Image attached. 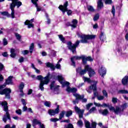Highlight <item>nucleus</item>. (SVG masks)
Instances as JSON below:
<instances>
[{
    "label": "nucleus",
    "mask_w": 128,
    "mask_h": 128,
    "mask_svg": "<svg viewBox=\"0 0 128 128\" xmlns=\"http://www.w3.org/2000/svg\"><path fill=\"white\" fill-rule=\"evenodd\" d=\"M112 14L114 16V14H116V8H114V6H112Z\"/></svg>",
    "instance_id": "51"
},
{
    "label": "nucleus",
    "mask_w": 128,
    "mask_h": 128,
    "mask_svg": "<svg viewBox=\"0 0 128 128\" xmlns=\"http://www.w3.org/2000/svg\"><path fill=\"white\" fill-rule=\"evenodd\" d=\"M82 56H74L72 58L71 62H72V66H76V63L74 62V60H82Z\"/></svg>",
    "instance_id": "16"
},
{
    "label": "nucleus",
    "mask_w": 128,
    "mask_h": 128,
    "mask_svg": "<svg viewBox=\"0 0 128 128\" xmlns=\"http://www.w3.org/2000/svg\"><path fill=\"white\" fill-rule=\"evenodd\" d=\"M14 52H16V50L14 49H11L10 50V56L11 58H15L16 57V54H14Z\"/></svg>",
    "instance_id": "34"
},
{
    "label": "nucleus",
    "mask_w": 128,
    "mask_h": 128,
    "mask_svg": "<svg viewBox=\"0 0 128 128\" xmlns=\"http://www.w3.org/2000/svg\"><path fill=\"white\" fill-rule=\"evenodd\" d=\"M96 110V107H92L89 110V114H92V112H94Z\"/></svg>",
    "instance_id": "41"
},
{
    "label": "nucleus",
    "mask_w": 128,
    "mask_h": 128,
    "mask_svg": "<svg viewBox=\"0 0 128 128\" xmlns=\"http://www.w3.org/2000/svg\"><path fill=\"white\" fill-rule=\"evenodd\" d=\"M2 56H4V58H6V56H8V52H4L2 54Z\"/></svg>",
    "instance_id": "61"
},
{
    "label": "nucleus",
    "mask_w": 128,
    "mask_h": 128,
    "mask_svg": "<svg viewBox=\"0 0 128 128\" xmlns=\"http://www.w3.org/2000/svg\"><path fill=\"white\" fill-rule=\"evenodd\" d=\"M2 42H3V46H8V40H6V38H4L3 39Z\"/></svg>",
    "instance_id": "46"
},
{
    "label": "nucleus",
    "mask_w": 128,
    "mask_h": 128,
    "mask_svg": "<svg viewBox=\"0 0 128 128\" xmlns=\"http://www.w3.org/2000/svg\"><path fill=\"white\" fill-rule=\"evenodd\" d=\"M56 68H57L58 69L60 68V63H58V64H56Z\"/></svg>",
    "instance_id": "63"
},
{
    "label": "nucleus",
    "mask_w": 128,
    "mask_h": 128,
    "mask_svg": "<svg viewBox=\"0 0 128 128\" xmlns=\"http://www.w3.org/2000/svg\"><path fill=\"white\" fill-rule=\"evenodd\" d=\"M112 102L114 104H116V102H118V99L116 98H113L112 99Z\"/></svg>",
    "instance_id": "56"
},
{
    "label": "nucleus",
    "mask_w": 128,
    "mask_h": 128,
    "mask_svg": "<svg viewBox=\"0 0 128 128\" xmlns=\"http://www.w3.org/2000/svg\"><path fill=\"white\" fill-rule=\"evenodd\" d=\"M119 94H128V91L127 90H120L118 91Z\"/></svg>",
    "instance_id": "45"
},
{
    "label": "nucleus",
    "mask_w": 128,
    "mask_h": 128,
    "mask_svg": "<svg viewBox=\"0 0 128 128\" xmlns=\"http://www.w3.org/2000/svg\"><path fill=\"white\" fill-rule=\"evenodd\" d=\"M104 98V96H97V99L98 100H102Z\"/></svg>",
    "instance_id": "48"
},
{
    "label": "nucleus",
    "mask_w": 128,
    "mask_h": 128,
    "mask_svg": "<svg viewBox=\"0 0 128 128\" xmlns=\"http://www.w3.org/2000/svg\"><path fill=\"white\" fill-rule=\"evenodd\" d=\"M58 80L61 84H62V86H68L70 84V82L64 80V77H62V75L58 76Z\"/></svg>",
    "instance_id": "11"
},
{
    "label": "nucleus",
    "mask_w": 128,
    "mask_h": 128,
    "mask_svg": "<svg viewBox=\"0 0 128 128\" xmlns=\"http://www.w3.org/2000/svg\"><path fill=\"white\" fill-rule=\"evenodd\" d=\"M34 44L32 43L30 47V54H32V50H34Z\"/></svg>",
    "instance_id": "36"
},
{
    "label": "nucleus",
    "mask_w": 128,
    "mask_h": 128,
    "mask_svg": "<svg viewBox=\"0 0 128 128\" xmlns=\"http://www.w3.org/2000/svg\"><path fill=\"white\" fill-rule=\"evenodd\" d=\"M76 72L79 73L80 76H84V74H86V72H88L90 78H92V76H94V74H96V72L94 70L92 69L90 66L86 65L84 66V70H82V68H78L76 70Z\"/></svg>",
    "instance_id": "1"
},
{
    "label": "nucleus",
    "mask_w": 128,
    "mask_h": 128,
    "mask_svg": "<svg viewBox=\"0 0 128 128\" xmlns=\"http://www.w3.org/2000/svg\"><path fill=\"white\" fill-rule=\"evenodd\" d=\"M94 96H96L98 98V92L96 91H94Z\"/></svg>",
    "instance_id": "62"
},
{
    "label": "nucleus",
    "mask_w": 128,
    "mask_h": 128,
    "mask_svg": "<svg viewBox=\"0 0 128 128\" xmlns=\"http://www.w3.org/2000/svg\"><path fill=\"white\" fill-rule=\"evenodd\" d=\"M87 8L89 12H94V9L92 6H88Z\"/></svg>",
    "instance_id": "39"
},
{
    "label": "nucleus",
    "mask_w": 128,
    "mask_h": 128,
    "mask_svg": "<svg viewBox=\"0 0 128 128\" xmlns=\"http://www.w3.org/2000/svg\"><path fill=\"white\" fill-rule=\"evenodd\" d=\"M58 36L60 40H61L62 42H63L64 44L66 42V39L64 38V36H62V34H59L58 35Z\"/></svg>",
    "instance_id": "30"
},
{
    "label": "nucleus",
    "mask_w": 128,
    "mask_h": 128,
    "mask_svg": "<svg viewBox=\"0 0 128 128\" xmlns=\"http://www.w3.org/2000/svg\"><path fill=\"white\" fill-rule=\"evenodd\" d=\"M75 112L79 116V118H82L84 116V110H80L78 106H75Z\"/></svg>",
    "instance_id": "14"
},
{
    "label": "nucleus",
    "mask_w": 128,
    "mask_h": 128,
    "mask_svg": "<svg viewBox=\"0 0 128 128\" xmlns=\"http://www.w3.org/2000/svg\"><path fill=\"white\" fill-rule=\"evenodd\" d=\"M42 124V122H40V121L38 120L37 119H34L32 121V126H36V124H39V126H40V124Z\"/></svg>",
    "instance_id": "21"
},
{
    "label": "nucleus",
    "mask_w": 128,
    "mask_h": 128,
    "mask_svg": "<svg viewBox=\"0 0 128 128\" xmlns=\"http://www.w3.org/2000/svg\"><path fill=\"white\" fill-rule=\"evenodd\" d=\"M122 82L124 86H126L128 82V76H125L122 80Z\"/></svg>",
    "instance_id": "27"
},
{
    "label": "nucleus",
    "mask_w": 128,
    "mask_h": 128,
    "mask_svg": "<svg viewBox=\"0 0 128 128\" xmlns=\"http://www.w3.org/2000/svg\"><path fill=\"white\" fill-rule=\"evenodd\" d=\"M34 22V19H32L30 20H26L24 22L25 26H28V28H34V24L32 23Z\"/></svg>",
    "instance_id": "18"
},
{
    "label": "nucleus",
    "mask_w": 128,
    "mask_h": 128,
    "mask_svg": "<svg viewBox=\"0 0 128 128\" xmlns=\"http://www.w3.org/2000/svg\"><path fill=\"white\" fill-rule=\"evenodd\" d=\"M66 90L68 92H78V88H70L68 86Z\"/></svg>",
    "instance_id": "22"
},
{
    "label": "nucleus",
    "mask_w": 128,
    "mask_h": 128,
    "mask_svg": "<svg viewBox=\"0 0 128 128\" xmlns=\"http://www.w3.org/2000/svg\"><path fill=\"white\" fill-rule=\"evenodd\" d=\"M6 86V84H4L3 85L0 86V94H5L6 98H10V92H12V90L10 88H6L5 89H4L3 90L2 88H4Z\"/></svg>",
    "instance_id": "4"
},
{
    "label": "nucleus",
    "mask_w": 128,
    "mask_h": 128,
    "mask_svg": "<svg viewBox=\"0 0 128 128\" xmlns=\"http://www.w3.org/2000/svg\"><path fill=\"white\" fill-rule=\"evenodd\" d=\"M100 76H106V68L102 66L98 70Z\"/></svg>",
    "instance_id": "20"
},
{
    "label": "nucleus",
    "mask_w": 128,
    "mask_h": 128,
    "mask_svg": "<svg viewBox=\"0 0 128 128\" xmlns=\"http://www.w3.org/2000/svg\"><path fill=\"white\" fill-rule=\"evenodd\" d=\"M16 112L17 114H18L19 116H22V110L18 109L16 110Z\"/></svg>",
    "instance_id": "47"
},
{
    "label": "nucleus",
    "mask_w": 128,
    "mask_h": 128,
    "mask_svg": "<svg viewBox=\"0 0 128 128\" xmlns=\"http://www.w3.org/2000/svg\"><path fill=\"white\" fill-rule=\"evenodd\" d=\"M98 18H100V14H97L94 16L93 20H94V22H96V20H98Z\"/></svg>",
    "instance_id": "38"
},
{
    "label": "nucleus",
    "mask_w": 128,
    "mask_h": 128,
    "mask_svg": "<svg viewBox=\"0 0 128 128\" xmlns=\"http://www.w3.org/2000/svg\"><path fill=\"white\" fill-rule=\"evenodd\" d=\"M68 48L70 50H72V54H76V46L80 44V41L77 40L74 44L72 45V42H69L67 43Z\"/></svg>",
    "instance_id": "8"
},
{
    "label": "nucleus",
    "mask_w": 128,
    "mask_h": 128,
    "mask_svg": "<svg viewBox=\"0 0 128 128\" xmlns=\"http://www.w3.org/2000/svg\"><path fill=\"white\" fill-rule=\"evenodd\" d=\"M82 60L84 64H86V62H88H88H92V60H94L92 58V57L90 56L86 57L85 56H82Z\"/></svg>",
    "instance_id": "15"
},
{
    "label": "nucleus",
    "mask_w": 128,
    "mask_h": 128,
    "mask_svg": "<svg viewBox=\"0 0 128 128\" xmlns=\"http://www.w3.org/2000/svg\"><path fill=\"white\" fill-rule=\"evenodd\" d=\"M60 112V106H57V108L55 110H49L48 111V114L50 116H56V114Z\"/></svg>",
    "instance_id": "12"
},
{
    "label": "nucleus",
    "mask_w": 128,
    "mask_h": 128,
    "mask_svg": "<svg viewBox=\"0 0 128 128\" xmlns=\"http://www.w3.org/2000/svg\"><path fill=\"white\" fill-rule=\"evenodd\" d=\"M8 0L12 1V3L10 5V8L12 10L10 16L12 18H14V8H16V6L17 8H20V6H22V2H18V0Z\"/></svg>",
    "instance_id": "2"
},
{
    "label": "nucleus",
    "mask_w": 128,
    "mask_h": 128,
    "mask_svg": "<svg viewBox=\"0 0 128 128\" xmlns=\"http://www.w3.org/2000/svg\"><path fill=\"white\" fill-rule=\"evenodd\" d=\"M66 116L67 118H68L70 116H72V110H69L68 111H66Z\"/></svg>",
    "instance_id": "31"
},
{
    "label": "nucleus",
    "mask_w": 128,
    "mask_h": 128,
    "mask_svg": "<svg viewBox=\"0 0 128 128\" xmlns=\"http://www.w3.org/2000/svg\"><path fill=\"white\" fill-rule=\"evenodd\" d=\"M31 1L34 4L36 8V12H40L42 10V8L39 7L38 5V0H31Z\"/></svg>",
    "instance_id": "19"
},
{
    "label": "nucleus",
    "mask_w": 128,
    "mask_h": 128,
    "mask_svg": "<svg viewBox=\"0 0 128 128\" xmlns=\"http://www.w3.org/2000/svg\"><path fill=\"white\" fill-rule=\"evenodd\" d=\"M46 64L48 68H50L52 70H54L56 68H54V64H51L50 62H48V63H46Z\"/></svg>",
    "instance_id": "28"
},
{
    "label": "nucleus",
    "mask_w": 128,
    "mask_h": 128,
    "mask_svg": "<svg viewBox=\"0 0 128 128\" xmlns=\"http://www.w3.org/2000/svg\"><path fill=\"white\" fill-rule=\"evenodd\" d=\"M28 52H29L28 50H24L22 51V54L24 56H26V54H28Z\"/></svg>",
    "instance_id": "54"
},
{
    "label": "nucleus",
    "mask_w": 128,
    "mask_h": 128,
    "mask_svg": "<svg viewBox=\"0 0 128 128\" xmlns=\"http://www.w3.org/2000/svg\"><path fill=\"white\" fill-rule=\"evenodd\" d=\"M105 2L106 4H112V0H98L97 2L98 10H101L102 8H104V2Z\"/></svg>",
    "instance_id": "10"
},
{
    "label": "nucleus",
    "mask_w": 128,
    "mask_h": 128,
    "mask_svg": "<svg viewBox=\"0 0 128 128\" xmlns=\"http://www.w3.org/2000/svg\"><path fill=\"white\" fill-rule=\"evenodd\" d=\"M124 112L122 111V110L118 106H116V107L114 114H122V112Z\"/></svg>",
    "instance_id": "25"
},
{
    "label": "nucleus",
    "mask_w": 128,
    "mask_h": 128,
    "mask_svg": "<svg viewBox=\"0 0 128 128\" xmlns=\"http://www.w3.org/2000/svg\"><path fill=\"white\" fill-rule=\"evenodd\" d=\"M102 94L104 96H106V98H108V93L106 92V90H104L102 91Z\"/></svg>",
    "instance_id": "57"
},
{
    "label": "nucleus",
    "mask_w": 128,
    "mask_h": 128,
    "mask_svg": "<svg viewBox=\"0 0 128 128\" xmlns=\"http://www.w3.org/2000/svg\"><path fill=\"white\" fill-rule=\"evenodd\" d=\"M44 104V106H48V108H50V102H46Z\"/></svg>",
    "instance_id": "50"
},
{
    "label": "nucleus",
    "mask_w": 128,
    "mask_h": 128,
    "mask_svg": "<svg viewBox=\"0 0 128 128\" xmlns=\"http://www.w3.org/2000/svg\"><path fill=\"white\" fill-rule=\"evenodd\" d=\"M4 64H0V71L2 70H4Z\"/></svg>",
    "instance_id": "64"
},
{
    "label": "nucleus",
    "mask_w": 128,
    "mask_h": 128,
    "mask_svg": "<svg viewBox=\"0 0 128 128\" xmlns=\"http://www.w3.org/2000/svg\"><path fill=\"white\" fill-rule=\"evenodd\" d=\"M94 106H98V107L102 106V104H100V103L94 102Z\"/></svg>",
    "instance_id": "58"
},
{
    "label": "nucleus",
    "mask_w": 128,
    "mask_h": 128,
    "mask_svg": "<svg viewBox=\"0 0 128 128\" xmlns=\"http://www.w3.org/2000/svg\"><path fill=\"white\" fill-rule=\"evenodd\" d=\"M60 88L59 86H56L54 85V82H52L50 85V88L52 90H54V94H58V88Z\"/></svg>",
    "instance_id": "13"
},
{
    "label": "nucleus",
    "mask_w": 128,
    "mask_h": 128,
    "mask_svg": "<svg viewBox=\"0 0 128 128\" xmlns=\"http://www.w3.org/2000/svg\"><path fill=\"white\" fill-rule=\"evenodd\" d=\"M0 14H2V16H10V14L8 12H0Z\"/></svg>",
    "instance_id": "42"
},
{
    "label": "nucleus",
    "mask_w": 128,
    "mask_h": 128,
    "mask_svg": "<svg viewBox=\"0 0 128 128\" xmlns=\"http://www.w3.org/2000/svg\"><path fill=\"white\" fill-rule=\"evenodd\" d=\"M24 88V83L22 82L19 86V90H20V92H22V90Z\"/></svg>",
    "instance_id": "32"
},
{
    "label": "nucleus",
    "mask_w": 128,
    "mask_h": 128,
    "mask_svg": "<svg viewBox=\"0 0 128 128\" xmlns=\"http://www.w3.org/2000/svg\"><path fill=\"white\" fill-rule=\"evenodd\" d=\"M2 106H4V112H6V114H4L2 118V120L4 122H6V120H10V113L8 112V102L4 101L1 103Z\"/></svg>",
    "instance_id": "3"
},
{
    "label": "nucleus",
    "mask_w": 128,
    "mask_h": 128,
    "mask_svg": "<svg viewBox=\"0 0 128 128\" xmlns=\"http://www.w3.org/2000/svg\"><path fill=\"white\" fill-rule=\"evenodd\" d=\"M93 104H92V103H90V104H86V108L87 110H90V106H93Z\"/></svg>",
    "instance_id": "43"
},
{
    "label": "nucleus",
    "mask_w": 128,
    "mask_h": 128,
    "mask_svg": "<svg viewBox=\"0 0 128 128\" xmlns=\"http://www.w3.org/2000/svg\"><path fill=\"white\" fill-rule=\"evenodd\" d=\"M66 112L64 110L62 111V112H60V114L59 120H62V118L64 116Z\"/></svg>",
    "instance_id": "37"
},
{
    "label": "nucleus",
    "mask_w": 128,
    "mask_h": 128,
    "mask_svg": "<svg viewBox=\"0 0 128 128\" xmlns=\"http://www.w3.org/2000/svg\"><path fill=\"white\" fill-rule=\"evenodd\" d=\"M128 108V103H124V104H122L120 108L121 110H122L124 112V109Z\"/></svg>",
    "instance_id": "35"
},
{
    "label": "nucleus",
    "mask_w": 128,
    "mask_h": 128,
    "mask_svg": "<svg viewBox=\"0 0 128 128\" xmlns=\"http://www.w3.org/2000/svg\"><path fill=\"white\" fill-rule=\"evenodd\" d=\"M21 102L23 106H26V100H24V99H21Z\"/></svg>",
    "instance_id": "60"
},
{
    "label": "nucleus",
    "mask_w": 128,
    "mask_h": 128,
    "mask_svg": "<svg viewBox=\"0 0 128 128\" xmlns=\"http://www.w3.org/2000/svg\"><path fill=\"white\" fill-rule=\"evenodd\" d=\"M44 78H43L42 76V75H40L37 76L36 77V80H44Z\"/></svg>",
    "instance_id": "44"
},
{
    "label": "nucleus",
    "mask_w": 128,
    "mask_h": 128,
    "mask_svg": "<svg viewBox=\"0 0 128 128\" xmlns=\"http://www.w3.org/2000/svg\"><path fill=\"white\" fill-rule=\"evenodd\" d=\"M77 124L80 126V128H82V126H84V123H82V120H79L77 122Z\"/></svg>",
    "instance_id": "40"
},
{
    "label": "nucleus",
    "mask_w": 128,
    "mask_h": 128,
    "mask_svg": "<svg viewBox=\"0 0 128 128\" xmlns=\"http://www.w3.org/2000/svg\"><path fill=\"white\" fill-rule=\"evenodd\" d=\"M48 82H50V74H48V75L44 78L43 80L40 81L38 86L39 89L42 92H44V84H48Z\"/></svg>",
    "instance_id": "5"
},
{
    "label": "nucleus",
    "mask_w": 128,
    "mask_h": 128,
    "mask_svg": "<svg viewBox=\"0 0 128 128\" xmlns=\"http://www.w3.org/2000/svg\"><path fill=\"white\" fill-rule=\"evenodd\" d=\"M15 36L18 40L20 42V40L22 38V36H20V34L18 33H15Z\"/></svg>",
    "instance_id": "33"
},
{
    "label": "nucleus",
    "mask_w": 128,
    "mask_h": 128,
    "mask_svg": "<svg viewBox=\"0 0 128 128\" xmlns=\"http://www.w3.org/2000/svg\"><path fill=\"white\" fill-rule=\"evenodd\" d=\"M66 128H74V126L72 124H68L67 126H65Z\"/></svg>",
    "instance_id": "55"
},
{
    "label": "nucleus",
    "mask_w": 128,
    "mask_h": 128,
    "mask_svg": "<svg viewBox=\"0 0 128 128\" xmlns=\"http://www.w3.org/2000/svg\"><path fill=\"white\" fill-rule=\"evenodd\" d=\"M83 80L84 82H87L88 84L90 82H94V84L89 87V90H96V84H98V81H91L90 78L86 77H83Z\"/></svg>",
    "instance_id": "9"
},
{
    "label": "nucleus",
    "mask_w": 128,
    "mask_h": 128,
    "mask_svg": "<svg viewBox=\"0 0 128 128\" xmlns=\"http://www.w3.org/2000/svg\"><path fill=\"white\" fill-rule=\"evenodd\" d=\"M92 128H96V122H92Z\"/></svg>",
    "instance_id": "52"
},
{
    "label": "nucleus",
    "mask_w": 128,
    "mask_h": 128,
    "mask_svg": "<svg viewBox=\"0 0 128 128\" xmlns=\"http://www.w3.org/2000/svg\"><path fill=\"white\" fill-rule=\"evenodd\" d=\"M68 2H66L64 4V6L60 5L58 7V8L63 12V14H64L66 12H67V14L68 16H70L72 14V12L71 11V10H68Z\"/></svg>",
    "instance_id": "7"
},
{
    "label": "nucleus",
    "mask_w": 128,
    "mask_h": 128,
    "mask_svg": "<svg viewBox=\"0 0 128 128\" xmlns=\"http://www.w3.org/2000/svg\"><path fill=\"white\" fill-rule=\"evenodd\" d=\"M99 114H102V116H106L107 114H108L110 112H108V109H105L104 110H98Z\"/></svg>",
    "instance_id": "24"
},
{
    "label": "nucleus",
    "mask_w": 128,
    "mask_h": 128,
    "mask_svg": "<svg viewBox=\"0 0 128 128\" xmlns=\"http://www.w3.org/2000/svg\"><path fill=\"white\" fill-rule=\"evenodd\" d=\"M74 96L76 98V100L73 101L74 104H78V100H82V98H84V95L80 96L78 94H74Z\"/></svg>",
    "instance_id": "17"
},
{
    "label": "nucleus",
    "mask_w": 128,
    "mask_h": 128,
    "mask_svg": "<svg viewBox=\"0 0 128 128\" xmlns=\"http://www.w3.org/2000/svg\"><path fill=\"white\" fill-rule=\"evenodd\" d=\"M24 57H21L19 60V62H24Z\"/></svg>",
    "instance_id": "59"
},
{
    "label": "nucleus",
    "mask_w": 128,
    "mask_h": 128,
    "mask_svg": "<svg viewBox=\"0 0 128 128\" xmlns=\"http://www.w3.org/2000/svg\"><path fill=\"white\" fill-rule=\"evenodd\" d=\"M100 40H102V42H104L106 40V35H104V33L102 32L100 36Z\"/></svg>",
    "instance_id": "29"
},
{
    "label": "nucleus",
    "mask_w": 128,
    "mask_h": 128,
    "mask_svg": "<svg viewBox=\"0 0 128 128\" xmlns=\"http://www.w3.org/2000/svg\"><path fill=\"white\" fill-rule=\"evenodd\" d=\"M50 122H58V120H60V119L58 118H52L50 119Z\"/></svg>",
    "instance_id": "49"
},
{
    "label": "nucleus",
    "mask_w": 128,
    "mask_h": 128,
    "mask_svg": "<svg viewBox=\"0 0 128 128\" xmlns=\"http://www.w3.org/2000/svg\"><path fill=\"white\" fill-rule=\"evenodd\" d=\"M78 37L82 38L81 42H82V44H86L88 40H92L93 38H96V36L82 34L81 35H78Z\"/></svg>",
    "instance_id": "6"
},
{
    "label": "nucleus",
    "mask_w": 128,
    "mask_h": 128,
    "mask_svg": "<svg viewBox=\"0 0 128 128\" xmlns=\"http://www.w3.org/2000/svg\"><path fill=\"white\" fill-rule=\"evenodd\" d=\"M108 108H109L110 110H111L112 112H114V110H116V108H114V107L112 106H111L110 107V106H109Z\"/></svg>",
    "instance_id": "53"
},
{
    "label": "nucleus",
    "mask_w": 128,
    "mask_h": 128,
    "mask_svg": "<svg viewBox=\"0 0 128 128\" xmlns=\"http://www.w3.org/2000/svg\"><path fill=\"white\" fill-rule=\"evenodd\" d=\"M72 22L73 24H70V22H68L67 26H72V28H76V25L78 24V20H74L72 21Z\"/></svg>",
    "instance_id": "23"
},
{
    "label": "nucleus",
    "mask_w": 128,
    "mask_h": 128,
    "mask_svg": "<svg viewBox=\"0 0 128 128\" xmlns=\"http://www.w3.org/2000/svg\"><path fill=\"white\" fill-rule=\"evenodd\" d=\"M12 76H9L6 81V84H14V83L12 82Z\"/></svg>",
    "instance_id": "26"
}]
</instances>
